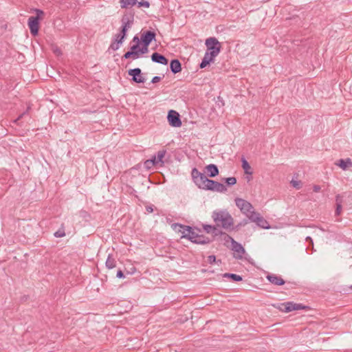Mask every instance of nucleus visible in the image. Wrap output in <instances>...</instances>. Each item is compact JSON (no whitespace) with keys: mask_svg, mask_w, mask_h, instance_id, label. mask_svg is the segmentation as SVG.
I'll use <instances>...</instances> for the list:
<instances>
[{"mask_svg":"<svg viewBox=\"0 0 352 352\" xmlns=\"http://www.w3.org/2000/svg\"><path fill=\"white\" fill-rule=\"evenodd\" d=\"M351 288H352V286H351Z\"/></svg>","mask_w":352,"mask_h":352,"instance_id":"5fc2aeb1","label":"nucleus"},{"mask_svg":"<svg viewBox=\"0 0 352 352\" xmlns=\"http://www.w3.org/2000/svg\"><path fill=\"white\" fill-rule=\"evenodd\" d=\"M35 12L36 13V17H38V20L41 19L43 16L44 15L43 11L38 10V9H36Z\"/></svg>","mask_w":352,"mask_h":352,"instance_id":"72a5a7b5","label":"nucleus"},{"mask_svg":"<svg viewBox=\"0 0 352 352\" xmlns=\"http://www.w3.org/2000/svg\"><path fill=\"white\" fill-rule=\"evenodd\" d=\"M105 265L108 269H113L116 266V261L111 254H109Z\"/></svg>","mask_w":352,"mask_h":352,"instance_id":"aec40b11","label":"nucleus"},{"mask_svg":"<svg viewBox=\"0 0 352 352\" xmlns=\"http://www.w3.org/2000/svg\"><path fill=\"white\" fill-rule=\"evenodd\" d=\"M133 14L131 13H126L123 15L121 20L123 34H124V31H127L131 28L133 23Z\"/></svg>","mask_w":352,"mask_h":352,"instance_id":"6e6552de","label":"nucleus"},{"mask_svg":"<svg viewBox=\"0 0 352 352\" xmlns=\"http://www.w3.org/2000/svg\"><path fill=\"white\" fill-rule=\"evenodd\" d=\"M116 276H117L118 278H124V274H123V272H122V270H118V271L117 272Z\"/></svg>","mask_w":352,"mask_h":352,"instance_id":"de8ad7c7","label":"nucleus"},{"mask_svg":"<svg viewBox=\"0 0 352 352\" xmlns=\"http://www.w3.org/2000/svg\"><path fill=\"white\" fill-rule=\"evenodd\" d=\"M211 241V240L205 236L203 235H197L195 240L193 243H197V244H206Z\"/></svg>","mask_w":352,"mask_h":352,"instance_id":"6ab92c4d","label":"nucleus"},{"mask_svg":"<svg viewBox=\"0 0 352 352\" xmlns=\"http://www.w3.org/2000/svg\"><path fill=\"white\" fill-rule=\"evenodd\" d=\"M133 42H134L135 44H140V41L138 36H135L133 38Z\"/></svg>","mask_w":352,"mask_h":352,"instance_id":"09e8293b","label":"nucleus"},{"mask_svg":"<svg viewBox=\"0 0 352 352\" xmlns=\"http://www.w3.org/2000/svg\"><path fill=\"white\" fill-rule=\"evenodd\" d=\"M212 217L218 226L229 229L233 226V219L227 211H214Z\"/></svg>","mask_w":352,"mask_h":352,"instance_id":"f03ea898","label":"nucleus"},{"mask_svg":"<svg viewBox=\"0 0 352 352\" xmlns=\"http://www.w3.org/2000/svg\"><path fill=\"white\" fill-rule=\"evenodd\" d=\"M321 188L320 186H318V185H315L314 186V192H319Z\"/></svg>","mask_w":352,"mask_h":352,"instance_id":"3c124183","label":"nucleus"},{"mask_svg":"<svg viewBox=\"0 0 352 352\" xmlns=\"http://www.w3.org/2000/svg\"><path fill=\"white\" fill-rule=\"evenodd\" d=\"M151 60L153 62L160 63L162 65H167L168 64V59L163 55L155 52L151 55Z\"/></svg>","mask_w":352,"mask_h":352,"instance_id":"2eb2a0df","label":"nucleus"},{"mask_svg":"<svg viewBox=\"0 0 352 352\" xmlns=\"http://www.w3.org/2000/svg\"><path fill=\"white\" fill-rule=\"evenodd\" d=\"M170 68L173 74H177L182 70V65L177 59L172 60L170 63Z\"/></svg>","mask_w":352,"mask_h":352,"instance_id":"f3484780","label":"nucleus"},{"mask_svg":"<svg viewBox=\"0 0 352 352\" xmlns=\"http://www.w3.org/2000/svg\"><path fill=\"white\" fill-rule=\"evenodd\" d=\"M137 3V0H120L121 7L122 8L133 6Z\"/></svg>","mask_w":352,"mask_h":352,"instance_id":"412c9836","label":"nucleus"},{"mask_svg":"<svg viewBox=\"0 0 352 352\" xmlns=\"http://www.w3.org/2000/svg\"><path fill=\"white\" fill-rule=\"evenodd\" d=\"M122 43H118V41H116V39H115V41L111 44L110 48L113 51H116L120 48V45Z\"/></svg>","mask_w":352,"mask_h":352,"instance_id":"c756f323","label":"nucleus"},{"mask_svg":"<svg viewBox=\"0 0 352 352\" xmlns=\"http://www.w3.org/2000/svg\"><path fill=\"white\" fill-rule=\"evenodd\" d=\"M148 45H144L139 50V52H140V54H146L148 52Z\"/></svg>","mask_w":352,"mask_h":352,"instance_id":"f704fd0d","label":"nucleus"},{"mask_svg":"<svg viewBox=\"0 0 352 352\" xmlns=\"http://www.w3.org/2000/svg\"><path fill=\"white\" fill-rule=\"evenodd\" d=\"M38 17L30 16L28 19V26L31 34L34 36L36 35L38 32Z\"/></svg>","mask_w":352,"mask_h":352,"instance_id":"9b49d317","label":"nucleus"},{"mask_svg":"<svg viewBox=\"0 0 352 352\" xmlns=\"http://www.w3.org/2000/svg\"><path fill=\"white\" fill-rule=\"evenodd\" d=\"M336 205L337 204H340V205H342V197L341 195H338L336 197Z\"/></svg>","mask_w":352,"mask_h":352,"instance_id":"a19ab883","label":"nucleus"},{"mask_svg":"<svg viewBox=\"0 0 352 352\" xmlns=\"http://www.w3.org/2000/svg\"><path fill=\"white\" fill-rule=\"evenodd\" d=\"M215 57L216 56H210V53L209 52H206L205 53L203 60H207L208 62L210 63V62L213 61V60Z\"/></svg>","mask_w":352,"mask_h":352,"instance_id":"cd10ccee","label":"nucleus"},{"mask_svg":"<svg viewBox=\"0 0 352 352\" xmlns=\"http://www.w3.org/2000/svg\"><path fill=\"white\" fill-rule=\"evenodd\" d=\"M207 52L210 53V56H217L221 51V43L214 37H210L206 40Z\"/></svg>","mask_w":352,"mask_h":352,"instance_id":"20e7f679","label":"nucleus"},{"mask_svg":"<svg viewBox=\"0 0 352 352\" xmlns=\"http://www.w3.org/2000/svg\"><path fill=\"white\" fill-rule=\"evenodd\" d=\"M251 221L254 222L256 225L264 229H269L270 228L269 223L260 215L259 213L256 212L250 216Z\"/></svg>","mask_w":352,"mask_h":352,"instance_id":"0eeeda50","label":"nucleus"},{"mask_svg":"<svg viewBox=\"0 0 352 352\" xmlns=\"http://www.w3.org/2000/svg\"><path fill=\"white\" fill-rule=\"evenodd\" d=\"M53 52L56 56H60L62 54L61 50L57 47H53Z\"/></svg>","mask_w":352,"mask_h":352,"instance_id":"58836bf2","label":"nucleus"},{"mask_svg":"<svg viewBox=\"0 0 352 352\" xmlns=\"http://www.w3.org/2000/svg\"><path fill=\"white\" fill-rule=\"evenodd\" d=\"M131 55H132V53H131V51H129L124 54L123 58L127 59V58H131Z\"/></svg>","mask_w":352,"mask_h":352,"instance_id":"49530a36","label":"nucleus"},{"mask_svg":"<svg viewBox=\"0 0 352 352\" xmlns=\"http://www.w3.org/2000/svg\"><path fill=\"white\" fill-rule=\"evenodd\" d=\"M191 174L194 182L199 188L218 192H225L227 191V188L225 185L209 179L205 174L200 173L195 168L192 169Z\"/></svg>","mask_w":352,"mask_h":352,"instance_id":"f257e3e1","label":"nucleus"},{"mask_svg":"<svg viewBox=\"0 0 352 352\" xmlns=\"http://www.w3.org/2000/svg\"><path fill=\"white\" fill-rule=\"evenodd\" d=\"M169 124L173 127H179L182 126V121L179 114L175 110H170L167 116Z\"/></svg>","mask_w":352,"mask_h":352,"instance_id":"39448f33","label":"nucleus"},{"mask_svg":"<svg viewBox=\"0 0 352 352\" xmlns=\"http://www.w3.org/2000/svg\"><path fill=\"white\" fill-rule=\"evenodd\" d=\"M126 32L127 31H124V34H123L122 28H121L120 32L116 35V41H118V43H122L124 41V39L125 38L126 35Z\"/></svg>","mask_w":352,"mask_h":352,"instance_id":"b1692460","label":"nucleus"},{"mask_svg":"<svg viewBox=\"0 0 352 352\" xmlns=\"http://www.w3.org/2000/svg\"><path fill=\"white\" fill-rule=\"evenodd\" d=\"M209 63H209V62H208L207 60H203V59H202V61H201V64H200V67H201V68H204V67H206Z\"/></svg>","mask_w":352,"mask_h":352,"instance_id":"c03bdc74","label":"nucleus"},{"mask_svg":"<svg viewBox=\"0 0 352 352\" xmlns=\"http://www.w3.org/2000/svg\"><path fill=\"white\" fill-rule=\"evenodd\" d=\"M129 76H132V80L137 83H144L146 78L142 76V71L140 68L131 69L128 71Z\"/></svg>","mask_w":352,"mask_h":352,"instance_id":"1a4fd4ad","label":"nucleus"},{"mask_svg":"<svg viewBox=\"0 0 352 352\" xmlns=\"http://www.w3.org/2000/svg\"><path fill=\"white\" fill-rule=\"evenodd\" d=\"M215 261H216V257L214 255H210L208 257V262L210 264H212V263H215Z\"/></svg>","mask_w":352,"mask_h":352,"instance_id":"e433bc0d","label":"nucleus"},{"mask_svg":"<svg viewBox=\"0 0 352 352\" xmlns=\"http://www.w3.org/2000/svg\"><path fill=\"white\" fill-rule=\"evenodd\" d=\"M342 211V205H340L339 204L336 205V215H340Z\"/></svg>","mask_w":352,"mask_h":352,"instance_id":"4c0bfd02","label":"nucleus"},{"mask_svg":"<svg viewBox=\"0 0 352 352\" xmlns=\"http://www.w3.org/2000/svg\"><path fill=\"white\" fill-rule=\"evenodd\" d=\"M197 235H198V233L195 231V230L192 229L190 234L188 236V239L190 240L192 242H194V241L196 239Z\"/></svg>","mask_w":352,"mask_h":352,"instance_id":"2f4dec72","label":"nucleus"},{"mask_svg":"<svg viewBox=\"0 0 352 352\" xmlns=\"http://www.w3.org/2000/svg\"><path fill=\"white\" fill-rule=\"evenodd\" d=\"M267 278L271 283L276 285H283L285 284V280L280 276L276 274H268Z\"/></svg>","mask_w":352,"mask_h":352,"instance_id":"4468645a","label":"nucleus"},{"mask_svg":"<svg viewBox=\"0 0 352 352\" xmlns=\"http://www.w3.org/2000/svg\"><path fill=\"white\" fill-rule=\"evenodd\" d=\"M291 184L292 185L293 187H294L296 189H300L301 188V186H302L301 182L296 181V180H294V179H292L291 181Z\"/></svg>","mask_w":352,"mask_h":352,"instance_id":"7c9ffc66","label":"nucleus"},{"mask_svg":"<svg viewBox=\"0 0 352 352\" xmlns=\"http://www.w3.org/2000/svg\"><path fill=\"white\" fill-rule=\"evenodd\" d=\"M304 307L300 304H296L292 302L282 303L279 305L278 309L285 312H290L294 310H300Z\"/></svg>","mask_w":352,"mask_h":352,"instance_id":"9d476101","label":"nucleus"},{"mask_svg":"<svg viewBox=\"0 0 352 352\" xmlns=\"http://www.w3.org/2000/svg\"><path fill=\"white\" fill-rule=\"evenodd\" d=\"M155 33L151 31H146L142 34L141 40L144 45H149L151 41L155 38Z\"/></svg>","mask_w":352,"mask_h":352,"instance_id":"f8f14e48","label":"nucleus"},{"mask_svg":"<svg viewBox=\"0 0 352 352\" xmlns=\"http://www.w3.org/2000/svg\"><path fill=\"white\" fill-rule=\"evenodd\" d=\"M336 165L340 167L342 170H346L348 167L352 166V162L350 158L346 160L340 159L336 162Z\"/></svg>","mask_w":352,"mask_h":352,"instance_id":"a211bd4d","label":"nucleus"},{"mask_svg":"<svg viewBox=\"0 0 352 352\" xmlns=\"http://www.w3.org/2000/svg\"><path fill=\"white\" fill-rule=\"evenodd\" d=\"M26 113V112H24L21 113L15 120L14 122L16 123Z\"/></svg>","mask_w":352,"mask_h":352,"instance_id":"603ef678","label":"nucleus"},{"mask_svg":"<svg viewBox=\"0 0 352 352\" xmlns=\"http://www.w3.org/2000/svg\"><path fill=\"white\" fill-rule=\"evenodd\" d=\"M206 173L210 177H214L219 174V169L214 164H209L205 167Z\"/></svg>","mask_w":352,"mask_h":352,"instance_id":"dca6fc26","label":"nucleus"},{"mask_svg":"<svg viewBox=\"0 0 352 352\" xmlns=\"http://www.w3.org/2000/svg\"><path fill=\"white\" fill-rule=\"evenodd\" d=\"M162 80V78L160 76H154L151 80L152 83H157L160 82Z\"/></svg>","mask_w":352,"mask_h":352,"instance_id":"79ce46f5","label":"nucleus"},{"mask_svg":"<svg viewBox=\"0 0 352 352\" xmlns=\"http://www.w3.org/2000/svg\"><path fill=\"white\" fill-rule=\"evenodd\" d=\"M156 164V158L154 157L153 159L152 160H146L145 162H144V166L148 168H150L151 166H153V165H155Z\"/></svg>","mask_w":352,"mask_h":352,"instance_id":"bb28decb","label":"nucleus"},{"mask_svg":"<svg viewBox=\"0 0 352 352\" xmlns=\"http://www.w3.org/2000/svg\"><path fill=\"white\" fill-rule=\"evenodd\" d=\"M224 277H229L234 281H241L242 280V277L239 275L235 274H229L226 273L223 275Z\"/></svg>","mask_w":352,"mask_h":352,"instance_id":"5701e85b","label":"nucleus"},{"mask_svg":"<svg viewBox=\"0 0 352 352\" xmlns=\"http://www.w3.org/2000/svg\"><path fill=\"white\" fill-rule=\"evenodd\" d=\"M56 237H62L65 236V232L62 231H57L54 233Z\"/></svg>","mask_w":352,"mask_h":352,"instance_id":"37998d69","label":"nucleus"},{"mask_svg":"<svg viewBox=\"0 0 352 352\" xmlns=\"http://www.w3.org/2000/svg\"><path fill=\"white\" fill-rule=\"evenodd\" d=\"M235 203L236 206L248 217L249 219H250V216L252 214L256 213L252 205L250 202L241 198H236L235 199Z\"/></svg>","mask_w":352,"mask_h":352,"instance_id":"7ed1b4c3","label":"nucleus"},{"mask_svg":"<svg viewBox=\"0 0 352 352\" xmlns=\"http://www.w3.org/2000/svg\"><path fill=\"white\" fill-rule=\"evenodd\" d=\"M131 53H132L131 58L133 60L137 59V58H138L140 56V54L139 51L138 52L131 51Z\"/></svg>","mask_w":352,"mask_h":352,"instance_id":"c9c22d12","label":"nucleus"},{"mask_svg":"<svg viewBox=\"0 0 352 352\" xmlns=\"http://www.w3.org/2000/svg\"><path fill=\"white\" fill-rule=\"evenodd\" d=\"M242 168H243L245 174L252 175L251 166L245 158H242Z\"/></svg>","mask_w":352,"mask_h":352,"instance_id":"4be33fe9","label":"nucleus"},{"mask_svg":"<svg viewBox=\"0 0 352 352\" xmlns=\"http://www.w3.org/2000/svg\"><path fill=\"white\" fill-rule=\"evenodd\" d=\"M165 154V151H160L157 153V157H155L156 158V164L159 162H162V160L164 157Z\"/></svg>","mask_w":352,"mask_h":352,"instance_id":"393cba45","label":"nucleus"},{"mask_svg":"<svg viewBox=\"0 0 352 352\" xmlns=\"http://www.w3.org/2000/svg\"><path fill=\"white\" fill-rule=\"evenodd\" d=\"M149 6H150V3L147 1L142 0V1H140V2H138V7L139 8H140V7L148 8Z\"/></svg>","mask_w":352,"mask_h":352,"instance_id":"473e14b6","label":"nucleus"},{"mask_svg":"<svg viewBox=\"0 0 352 352\" xmlns=\"http://www.w3.org/2000/svg\"><path fill=\"white\" fill-rule=\"evenodd\" d=\"M146 212L151 213L153 211V208L152 206H147L146 207Z\"/></svg>","mask_w":352,"mask_h":352,"instance_id":"8fccbe9b","label":"nucleus"},{"mask_svg":"<svg viewBox=\"0 0 352 352\" xmlns=\"http://www.w3.org/2000/svg\"><path fill=\"white\" fill-rule=\"evenodd\" d=\"M229 237L232 242V250L234 252V257L236 258L241 259L243 258V254L245 252V249L238 242L235 241L232 238H231L229 236H227Z\"/></svg>","mask_w":352,"mask_h":352,"instance_id":"423d86ee","label":"nucleus"},{"mask_svg":"<svg viewBox=\"0 0 352 352\" xmlns=\"http://www.w3.org/2000/svg\"><path fill=\"white\" fill-rule=\"evenodd\" d=\"M306 241H309V242L311 243V245L313 246V241H312V239H311V237L307 236V237L306 238Z\"/></svg>","mask_w":352,"mask_h":352,"instance_id":"864d4df0","label":"nucleus"},{"mask_svg":"<svg viewBox=\"0 0 352 352\" xmlns=\"http://www.w3.org/2000/svg\"><path fill=\"white\" fill-rule=\"evenodd\" d=\"M175 229L179 228L178 231L182 234V238H188V236L190 234L192 228L190 226H182L181 224H175L173 225Z\"/></svg>","mask_w":352,"mask_h":352,"instance_id":"ddd939ff","label":"nucleus"},{"mask_svg":"<svg viewBox=\"0 0 352 352\" xmlns=\"http://www.w3.org/2000/svg\"><path fill=\"white\" fill-rule=\"evenodd\" d=\"M139 45L140 44H134L133 46L131 47L130 51L138 52L140 50Z\"/></svg>","mask_w":352,"mask_h":352,"instance_id":"ea45409f","label":"nucleus"},{"mask_svg":"<svg viewBox=\"0 0 352 352\" xmlns=\"http://www.w3.org/2000/svg\"><path fill=\"white\" fill-rule=\"evenodd\" d=\"M226 182L228 186H233L236 183V179L234 177H228Z\"/></svg>","mask_w":352,"mask_h":352,"instance_id":"c85d7f7f","label":"nucleus"},{"mask_svg":"<svg viewBox=\"0 0 352 352\" xmlns=\"http://www.w3.org/2000/svg\"><path fill=\"white\" fill-rule=\"evenodd\" d=\"M209 63H209V62H208L207 60H203V59H202V61H201V64H200V67H201V68H204V67H206Z\"/></svg>","mask_w":352,"mask_h":352,"instance_id":"a18cd8bd","label":"nucleus"},{"mask_svg":"<svg viewBox=\"0 0 352 352\" xmlns=\"http://www.w3.org/2000/svg\"><path fill=\"white\" fill-rule=\"evenodd\" d=\"M204 229L207 233H214L217 230L216 228L210 225H204Z\"/></svg>","mask_w":352,"mask_h":352,"instance_id":"a878e982","label":"nucleus"}]
</instances>
